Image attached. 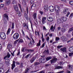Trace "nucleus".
Masks as SVG:
<instances>
[{
    "label": "nucleus",
    "mask_w": 73,
    "mask_h": 73,
    "mask_svg": "<svg viewBox=\"0 0 73 73\" xmlns=\"http://www.w3.org/2000/svg\"><path fill=\"white\" fill-rule=\"evenodd\" d=\"M12 48V45H11L10 44H9L8 45L7 47V48Z\"/></svg>",
    "instance_id": "38"
},
{
    "label": "nucleus",
    "mask_w": 73,
    "mask_h": 73,
    "mask_svg": "<svg viewBox=\"0 0 73 73\" xmlns=\"http://www.w3.org/2000/svg\"><path fill=\"white\" fill-rule=\"evenodd\" d=\"M35 59H36V57H33L30 60V62L31 64H32V63H33V62L35 61Z\"/></svg>",
    "instance_id": "8"
},
{
    "label": "nucleus",
    "mask_w": 73,
    "mask_h": 73,
    "mask_svg": "<svg viewBox=\"0 0 73 73\" xmlns=\"http://www.w3.org/2000/svg\"><path fill=\"white\" fill-rule=\"evenodd\" d=\"M62 40L63 41H64L65 40V37L64 36H62Z\"/></svg>",
    "instance_id": "59"
},
{
    "label": "nucleus",
    "mask_w": 73,
    "mask_h": 73,
    "mask_svg": "<svg viewBox=\"0 0 73 73\" xmlns=\"http://www.w3.org/2000/svg\"><path fill=\"white\" fill-rule=\"evenodd\" d=\"M24 16L25 17L27 20H29V18H28V15L27 14V13H24Z\"/></svg>",
    "instance_id": "21"
},
{
    "label": "nucleus",
    "mask_w": 73,
    "mask_h": 73,
    "mask_svg": "<svg viewBox=\"0 0 73 73\" xmlns=\"http://www.w3.org/2000/svg\"><path fill=\"white\" fill-rule=\"evenodd\" d=\"M4 71V70L3 68H0V73H3Z\"/></svg>",
    "instance_id": "28"
},
{
    "label": "nucleus",
    "mask_w": 73,
    "mask_h": 73,
    "mask_svg": "<svg viewBox=\"0 0 73 73\" xmlns=\"http://www.w3.org/2000/svg\"><path fill=\"white\" fill-rule=\"evenodd\" d=\"M46 17H43L42 20V24H44L45 23H46Z\"/></svg>",
    "instance_id": "12"
},
{
    "label": "nucleus",
    "mask_w": 73,
    "mask_h": 73,
    "mask_svg": "<svg viewBox=\"0 0 73 73\" xmlns=\"http://www.w3.org/2000/svg\"><path fill=\"white\" fill-rule=\"evenodd\" d=\"M23 27L24 28L25 27H27V28L26 27V29H27V30H29V27H28V25H27V23H24L23 25Z\"/></svg>",
    "instance_id": "15"
},
{
    "label": "nucleus",
    "mask_w": 73,
    "mask_h": 73,
    "mask_svg": "<svg viewBox=\"0 0 73 73\" xmlns=\"http://www.w3.org/2000/svg\"><path fill=\"white\" fill-rule=\"evenodd\" d=\"M18 14H19L18 15L19 16H21V12H20V11H19L18 13Z\"/></svg>",
    "instance_id": "63"
},
{
    "label": "nucleus",
    "mask_w": 73,
    "mask_h": 73,
    "mask_svg": "<svg viewBox=\"0 0 73 73\" xmlns=\"http://www.w3.org/2000/svg\"><path fill=\"white\" fill-rule=\"evenodd\" d=\"M41 15L39 14L38 15V19H39V20H41Z\"/></svg>",
    "instance_id": "35"
},
{
    "label": "nucleus",
    "mask_w": 73,
    "mask_h": 73,
    "mask_svg": "<svg viewBox=\"0 0 73 73\" xmlns=\"http://www.w3.org/2000/svg\"><path fill=\"white\" fill-rule=\"evenodd\" d=\"M25 47L22 48L21 49L22 52H25V50H25Z\"/></svg>",
    "instance_id": "48"
},
{
    "label": "nucleus",
    "mask_w": 73,
    "mask_h": 73,
    "mask_svg": "<svg viewBox=\"0 0 73 73\" xmlns=\"http://www.w3.org/2000/svg\"><path fill=\"white\" fill-rule=\"evenodd\" d=\"M73 52L70 53L69 54V56L70 57V56H72V55H73Z\"/></svg>",
    "instance_id": "62"
},
{
    "label": "nucleus",
    "mask_w": 73,
    "mask_h": 73,
    "mask_svg": "<svg viewBox=\"0 0 73 73\" xmlns=\"http://www.w3.org/2000/svg\"><path fill=\"white\" fill-rule=\"evenodd\" d=\"M11 56V54H9V53H7V55L6 56V57L7 58H9L10 57V56Z\"/></svg>",
    "instance_id": "40"
},
{
    "label": "nucleus",
    "mask_w": 73,
    "mask_h": 73,
    "mask_svg": "<svg viewBox=\"0 0 73 73\" xmlns=\"http://www.w3.org/2000/svg\"><path fill=\"white\" fill-rule=\"evenodd\" d=\"M73 31V27H72V28H71L69 29V30H68V33H70V32Z\"/></svg>",
    "instance_id": "33"
},
{
    "label": "nucleus",
    "mask_w": 73,
    "mask_h": 73,
    "mask_svg": "<svg viewBox=\"0 0 73 73\" xmlns=\"http://www.w3.org/2000/svg\"><path fill=\"white\" fill-rule=\"evenodd\" d=\"M54 29L53 26L52 25L51 26L50 29V30H53V29Z\"/></svg>",
    "instance_id": "64"
},
{
    "label": "nucleus",
    "mask_w": 73,
    "mask_h": 73,
    "mask_svg": "<svg viewBox=\"0 0 73 73\" xmlns=\"http://www.w3.org/2000/svg\"><path fill=\"white\" fill-rule=\"evenodd\" d=\"M69 50L70 51V52H73V46L69 48Z\"/></svg>",
    "instance_id": "26"
},
{
    "label": "nucleus",
    "mask_w": 73,
    "mask_h": 73,
    "mask_svg": "<svg viewBox=\"0 0 73 73\" xmlns=\"http://www.w3.org/2000/svg\"><path fill=\"white\" fill-rule=\"evenodd\" d=\"M32 36H31V39H32V41H31V42H32V43H35V40H33V38H32Z\"/></svg>",
    "instance_id": "49"
},
{
    "label": "nucleus",
    "mask_w": 73,
    "mask_h": 73,
    "mask_svg": "<svg viewBox=\"0 0 73 73\" xmlns=\"http://www.w3.org/2000/svg\"><path fill=\"white\" fill-rule=\"evenodd\" d=\"M60 40V38L58 37H56V39L55 40L56 41H58V40Z\"/></svg>",
    "instance_id": "54"
},
{
    "label": "nucleus",
    "mask_w": 73,
    "mask_h": 73,
    "mask_svg": "<svg viewBox=\"0 0 73 73\" xmlns=\"http://www.w3.org/2000/svg\"><path fill=\"white\" fill-rule=\"evenodd\" d=\"M15 63H16V62L15 61H13V64L11 65V69L12 70H13V69L15 68V67L16 65H15Z\"/></svg>",
    "instance_id": "10"
},
{
    "label": "nucleus",
    "mask_w": 73,
    "mask_h": 73,
    "mask_svg": "<svg viewBox=\"0 0 73 73\" xmlns=\"http://www.w3.org/2000/svg\"><path fill=\"white\" fill-rule=\"evenodd\" d=\"M29 69L28 68H27L25 69V70L24 72L23 73H27L28 72H29Z\"/></svg>",
    "instance_id": "30"
},
{
    "label": "nucleus",
    "mask_w": 73,
    "mask_h": 73,
    "mask_svg": "<svg viewBox=\"0 0 73 73\" xmlns=\"http://www.w3.org/2000/svg\"><path fill=\"white\" fill-rule=\"evenodd\" d=\"M24 4H23V6L24 7H27V3L25 2V1L24 0Z\"/></svg>",
    "instance_id": "53"
},
{
    "label": "nucleus",
    "mask_w": 73,
    "mask_h": 73,
    "mask_svg": "<svg viewBox=\"0 0 73 73\" xmlns=\"http://www.w3.org/2000/svg\"><path fill=\"white\" fill-rule=\"evenodd\" d=\"M39 62L40 63H44L45 62V59L44 58H41L39 59Z\"/></svg>",
    "instance_id": "9"
},
{
    "label": "nucleus",
    "mask_w": 73,
    "mask_h": 73,
    "mask_svg": "<svg viewBox=\"0 0 73 73\" xmlns=\"http://www.w3.org/2000/svg\"><path fill=\"white\" fill-rule=\"evenodd\" d=\"M31 27L32 29V31L33 33H35V32L34 31V30H33V26H32V23H31Z\"/></svg>",
    "instance_id": "39"
},
{
    "label": "nucleus",
    "mask_w": 73,
    "mask_h": 73,
    "mask_svg": "<svg viewBox=\"0 0 73 73\" xmlns=\"http://www.w3.org/2000/svg\"><path fill=\"white\" fill-rule=\"evenodd\" d=\"M29 56H31V54H28L26 56H25V58H28L29 57Z\"/></svg>",
    "instance_id": "55"
},
{
    "label": "nucleus",
    "mask_w": 73,
    "mask_h": 73,
    "mask_svg": "<svg viewBox=\"0 0 73 73\" xmlns=\"http://www.w3.org/2000/svg\"><path fill=\"white\" fill-rule=\"evenodd\" d=\"M68 69L70 70H72L73 69V66L70 65H68Z\"/></svg>",
    "instance_id": "22"
},
{
    "label": "nucleus",
    "mask_w": 73,
    "mask_h": 73,
    "mask_svg": "<svg viewBox=\"0 0 73 73\" xmlns=\"http://www.w3.org/2000/svg\"><path fill=\"white\" fill-rule=\"evenodd\" d=\"M0 37L2 39H5V33L3 32H1L0 33Z\"/></svg>",
    "instance_id": "2"
},
{
    "label": "nucleus",
    "mask_w": 73,
    "mask_h": 73,
    "mask_svg": "<svg viewBox=\"0 0 73 73\" xmlns=\"http://www.w3.org/2000/svg\"><path fill=\"white\" fill-rule=\"evenodd\" d=\"M73 13H72L69 16V18L70 19H72V17H73Z\"/></svg>",
    "instance_id": "50"
},
{
    "label": "nucleus",
    "mask_w": 73,
    "mask_h": 73,
    "mask_svg": "<svg viewBox=\"0 0 73 73\" xmlns=\"http://www.w3.org/2000/svg\"><path fill=\"white\" fill-rule=\"evenodd\" d=\"M23 42V40L22 39H21L18 42V44H19V43H20V42Z\"/></svg>",
    "instance_id": "51"
},
{
    "label": "nucleus",
    "mask_w": 73,
    "mask_h": 73,
    "mask_svg": "<svg viewBox=\"0 0 73 73\" xmlns=\"http://www.w3.org/2000/svg\"><path fill=\"white\" fill-rule=\"evenodd\" d=\"M36 6V5L35 3H33V5H32L31 7V9H32V7H35Z\"/></svg>",
    "instance_id": "47"
},
{
    "label": "nucleus",
    "mask_w": 73,
    "mask_h": 73,
    "mask_svg": "<svg viewBox=\"0 0 73 73\" xmlns=\"http://www.w3.org/2000/svg\"><path fill=\"white\" fill-rule=\"evenodd\" d=\"M55 11L56 12V15L57 16L60 15V7L58 6H55Z\"/></svg>",
    "instance_id": "1"
},
{
    "label": "nucleus",
    "mask_w": 73,
    "mask_h": 73,
    "mask_svg": "<svg viewBox=\"0 0 73 73\" xmlns=\"http://www.w3.org/2000/svg\"><path fill=\"white\" fill-rule=\"evenodd\" d=\"M24 64L23 62H22L21 61V63L20 66V68H23V65Z\"/></svg>",
    "instance_id": "43"
},
{
    "label": "nucleus",
    "mask_w": 73,
    "mask_h": 73,
    "mask_svg": "<svg viewBox=\"0 0 73 73\" xmlns=\"http://www.w3.org/2000/svg\"><path fill=\"white\" fill-rule=\"evenodd\" d=\"M69 3L71 5H72L73 6V1H70L69 2Z\"/></svg>",
    "instance_id": "44"
},
{
    "label": "nucleus",
    "mask_w": 73,
    "mask_h": 73,
    "mask_svg": "<svg viewBox=\"0 0 73 73\" xmlns=\"http://www.w3.org/2000/svg\"><path fill=\"white\" fill-rule=\"evenodd\" d=\"M40 64V63L39 62H36L34 63L35 66H36V65H39Z\"/></svg>",
    "instance_id": "42"
},
{
    "label": "nucleus",
    "mask_w": 73,
    "mask_h": 73,
    "mask_svg": "<svg viewBox=\"0 0 73 73\" xmlns=\"http://www.w3.org/2000/svg\"><path fill=\"white\" fill-rule=\"evenodd\" d=\"M39 13L41 15H43V11H39Z\"/></svg>",
    "instance_id": "60"
},
{
    "label": "nucleus",
    "mask_w": 73,
    "mask_h": 73,
    "mask_svg": "<svg viewBox=\"0 0 73 73\" xmlns=\"http://www.w3.org/2000/svg\"><path fill=\"white\" fill-rule=\"evenodd\" d=\"M19 71V70L17 68H15L14 71L15 73H16V72H17Z\"/></svg>",
    "instance_id": "27"
},
{
    "label": "nucleus",
    "mask_w": 73,
    "mask_h": 73,
    "mask_svg": "<svg viewBox=\"0 0 73 73\" xmlns=\"http://www.w3.org/2000/svg\"><path fill=\"white\" fill-rule=\"evenodd\" d=\"M37 71H38V70H36L35 71H32L30 72L31 73H35V72H37Z\"/></svg>",
    "instance_id": "58"
},
{
    "label": "nucleus",
    "mask_w": 73,
    "mask_h": 73,
    "mask_svg": "<svg viewBox=\"0 0 73 73\" xmlns=\"http://www.w3.org/2000/svg\"><path fill=\"white\" fill-rule=\"evenodd\" d=\"M19 36V34L17 33H15L13 36V38L14 40H17L18 39Z\"/></svg>",
    "instance_id": "5"
},
{
    "label": "nucleus",
    "mask_w": 73,
    "mask_h": 73,
    "mask_svg": "<svg viewBox=\"0 0 73 73\" xmlns=\"http://www.w3.org/2000/svg\"><path fill=\"white\" fill-rule=\"evenodd\" d=\"M67 37H71V34H67L66 35Z\"/></svg>",
    "instance_id": "52"
},
{
    "label": "nucleus",
    "mask_w": 73,
    "mask_h": 73,
    "mask_svg": "<svg viewBox=\"0 0 73 73\" xmlns=\"http://www.w3.org/2000/svg\"><path fill=\"white\" fill-rule=\"evenodd\" d=\"M62 22H64V21H66L67 20V18L66 17H63L62 18H61Z\"/></svg>",
    "instance_id": "17"
},
{
    "label": "nucleus",
    "mask_w": 73,
    "mask_h": 73,
    "mask_svg": "<svg viewBox=\"0 0 73 73\" xmlns=\"http://www.w3.org/2000/svg\"><path fill=\"white\" fill-rule=\"evenodd\" d=\"M62 45H59L58 46H57V48H58V49H60V48H61V47H62Z\"/></svg>",
    "instance_id": "57"
},
{
    "label": "nucleus",
    "mask_w": 73,
    "mask_h": 73,
    "mask_svg": "<svg viewBox=\"0 0 73 73\" xmlns=\"http://www.w3.org/2000/svg\"><path fill=\"white\" fill-rule=\"evenodd\" d=\"M47 20L48 21L52 22L53 20V18L52 17H49L47 19Z\"/></svg>",
    "instance_id": "16"
},
{
    "label": "nucleus",
    "mask_w": 73,
    "mask_h": 73,
    "mask_svg": "<svg viewBox=\"0 0 73 73\" xmlns=\"http://www.w3.org/2000/svg\"><path fill=\"white\" fill-rule=\"evenodd\" d=\"M21 31H22V33L23 35V36H25V33H24V32L23 31V30H22Z\"/></svg>",
    "instance_id": "61"
},
{
    "label": "nucleus",
    "mask_w": 73,
    "mask_h": 73,
    "mask_svg": "<svg viewBox=\"0 0 73 73\" xmlns=\"http://www.w3.org/2000/svg\"><path fill=\"white\" fill-rule=\"evenodd\" d=\"M57 60V58H56V56H54L53 59H52L50 61L51 62V64H53L54 63H56Z\"/></svg>",
    "instance_id": "4"
},
{
    "label": "nucleus",
    "mask_w": 73,
    "mask_h": 73,
    "mask_svg": "<svg viewBox=\"0 0 73 73\" xmlns=\"http://www.w3.org/2000/svg\"><path fill=\"white\" fill-rule=\"evenodd\" d=\"M12 25L11 28L12 29H13V28H14L15 23H12Z\"/></svg>",
    "instance_id": "46"
},
{
    "label": "nucleus",
    "mask_w": 73,
    "mask_h": 73,
    "mask_svg": "<svg viewBox=\"0 0 73 73\" xmlns=\"http://www.w3.org/2000/svg\"><path fill=\"white\" fill-rule=\"evenodd\" d=\"M49 9L51 12H53V11H55V8H54L53 6H50L49 7Z\"/></svg>",
    "instance_id": "6"
},
{
    "label": "nucleus",
    "mask_w": 73,
    "mask_h": 73,
    "mask_svg": "<svg viewBox=\"0 0 73 73\" xmlns=\"http://www.w3.org/2000/svg\"><path fill=\"white\" fill-rule=\"evenodd\" d=\"M60 50L61 51L62 53H66V48L65 47L63 48H62L60 49Z\"/></svg>",
    "instance_id": "7"
},
{
    "label": "nucleus",
    "mask_w": 73,
    "mask_h": 73,
    "mask_svg": "<svg viewBox=\"0 0 73 73\" xmlns=\"http://www.w3.org/2000/svg\"><path fill=\"white\" fill-rule=\"evenodd\" d=\"M41 45V40H39L38 43H37L36 44V46H39Z\"/></svg>",
    "instance_id": "25"
},
{
    "label": "nucleus",
    "mask_w": 73,
    "mask_h": 73,
    "mask_svg": "<svg viewBox=\"0 0 73 73\" xmlns=\"http://www.w3.org/2000/svg\"><path fill=\"white\" fill-rule=\"evenodd\" d=\"M3 18L4 19H6V20H7L8 21V15H7V14H4L3 15Z\"/></svg>",
    "instance_id": "11"
},
{
    "label": "nucleus",
    "mask_w": 73,
    "mask_h": 73,
    "mask_svg": "<svg viewBox=\"0 0 73 73\" xmlns=\"http://www.w3.org/2000/svg\"><path fill=\"white\" fill-rule=\"evenodd\" d=\"M61 31L62 33H64L66 31V30L64 28H62L61 29Z\"/></svg>",
    "instance_id": "31"
},
{
    "label": "nucleus",
    "mask_w": 73,
    "mask_h": 73,
    "mask_svg": "<svg viewBox=\"0 0 73 73\" xmlns=\"http://www.w3.org/2000/svg\"><path fill=\"white\" fill-rule=\"evenodd\" d=\"M10 33V28H9L8 29V30L7 31V35H9V33Z\"/></svg>",
    "instance_id": "36"
},
{
    "label": "nucleus",
    "mask_w": 73,
    "mask_h": 73,
    "mask_svg": "<svg viewBox=\"0 0 73 73\" xmlns=\"http://www.w3.org/2000/svg\"><path fill=\"white\" fill-rule=\"evenodd\" d=\"M63 13L65 14L67 13V14L66 15V16L67 17H68L69 15L70 14V12L68 11V9L66 8H65L64 9Z\"/></svg>",
    "instance_id": "3"
},
{
    "label": "nucleus",
    "mask_w": 73,
    "mask_h": 73,
    "mask_svg": "<svg viewBox=\"0 0 73 73\" xmlns=\"http://www.w3.org/2000/svg\"><path fill=\"white\" fill-rule=\"evenodd\" d=\"M28 51V52H30V53H32V52H33L34 50H33L29 49Z\"/></svg>",
    "instance_id": "45"
},
{
    "label": "nucleus",
    "mask_w": 73,
    "mask_h": 73,
    "mask_svg": "<svg viewBox=\"0 0 73 73\" xmlns=\"http://www.w3.org/2000/svg\"><path fill=\"white\" fill-rule=\"evenodd\" d=\"M44 10H46V11L48 10V5H44Z\"/></svg>",
    "instance_id": "19"
},
{
    "label": "nucleus",
    "mask_w": 73,
    "mask_h": 73,
    "mask_svg": "<svg viewBox=\"0 0 73 73\" xmlns=\"http://www.w3.org/2000/svg\"><path fill=\"white\" fill-rule=\"evenodd\" d=\"M11 3V0H7L5 3V4L6 5H8Z\"/></svg>",
    "instance_id": "14"
},
{
    "label": "nucleus",
    "mask_w": 73,
    "mask_h": 73,
    "mask_svg": "<svg viewBox=\"0 0 73 73\" xmlns=\"http://www.w3.org/2000/svg\"><path fill=\"white\" fill-rule=\"evenodd\" d=\"M19 8L21 9V12H23V11H24V8H23V7L22 8H21V5H20V4H19Z\"/></svg>",
    "instance_id": "20"
},
{
    "label": "nucleus",
    "mask_w": 73,
    "mask_h": 73,
    "mask_svg": "<svg viewBox=\"0 0 73 73\" xmlns=\"http://www.w3.org/2000/svg\"><path fill=\"white\" fill-rule=\"evenodd\" d=\"M35 34L36 35H38L39 36V32L38 31H35Z\"/></svg>",
    "instance_id": "41"
},
{
    "label": "nucleus",
    "mask_w": 73,
    "mask_h": 73,
    "mask_svg": "<svg viewBox=\"0 0 73 73\" xmlns=\"http://www.w3.org/2000/svg\"><path fill=\"white\" fill-rule=\"evenodd\" d=\"M42 36L41 37L42 40V42H44V41H45V38H44V36H43V34L42 33Z\"/></svg>",
    "instance_id": "29"
},
{
    "label": "nucleus",
    "mask_w": 73,
    "mask_h": 73,
    "mask_svg": "<svg viewBox=\"0 0 73 73\" xmlns=\"http://www.w3.org/2000/svg\"><path fill=\"white\" fill-rule=\"evenodd\" d=\"M57 22L58 24H61V23H62V20L61 19V18H60V19H58L57 20Z\"/></svg>",
    "instance_id": "18"
},
{
    "label": "nucleus",
    "mask_w": 73,
    "mask_h": 73,
    "mask_svg": "<svg viewBox=\"0 0 73 73\" xmlns=\"http://www.w3.org/2000/svg\"><path fill=\"white\" fill-rule=\"evenodd\" d=\"M52 58V56H48L46 58V61H48Z\"/></svg>",
    "instance_id": "24"
},
{
    "label": "nucleus",
    "mask_w": 73,
    "mask_h": 73,
    "mask_svg": "<svg viewBox=\"0 0 73 73\" xmlns=\"http://www.w3.org/2000/svg\"><path fill=\"white\" fill-rule=\"evenodd\" d=\"M33 16H34V19H36V17H37V14L36 13H34L33 14Z\"/></svg>",
    "instance_id": "32"
},
{
    "label": "nucleus",
    "mask_w": 73,
    "mask_h": 73,
    "mask_svg": "<svg viewBox=\"0 0 73 73\" xmlns=\"http://www.w3.org/2000/svg\"><path fill=\"white\" fill-rule=\"evenodd\" d=\"M9 62L8 61V59H6V60L5 61V63L6 64H8Z\"/></svg>",
    "instance_id": "56"
},
{
    "label": "nucleus",
    "mask_w": 73,
    "mask_h": 73,
    "mask_svg": "<svg viewBox=\"0 0 73 73\" xmlns=\"http://www.w3.org/2000/svg\"><path fill=\"white\" fill-rule=\"evenodd\" d=\"M19 39H17V40H16L14 41V45H16V44L17 43V42H18V41H19Z\"/></svg>",
    "instance_id": "34"
},
{
    "label": "nucleus",
    "mask_w": 73,
    "mask_h": 73,
    "mask_svg": "<svg viewBox=\"0 0 73 73\" xmlns=\"http://www.w3.org/2000/svg\"><path fill=\"white\" fill-rule=\"evenodd\" d=\"M14 8L15 11L17 12H19V7H18L16 5H14Z\"/></svg>",
    "instance_id": "13"
},
{
    "label": "nucleus",
    "mask_w": 73,
    "mask_h": 73,
    "mask_svg": "<svg viewBox=\"0 0 73 73\" xmlns=\"http://www.w3.org/2000/svg\"><path fill=\"white\" fill-rule=\"evenodd\" d=\"M45 46V43H44L42 45V46H40V48L41 49L44 48Z\"/></svg>",
    "instance_id": "37"
},
{
    "label": "nucleus",
    "mask_w": 73,
    "mask_h": 73,
    "mask_svg": "<svg viewBox=\"0 0 73 73\" xmlns=\"http://www.w3.org/2000/svg\"><path fill=\"white\" fill-rule=\"evenodd\" d=\"M63 67L60 66H58L55 67L56 69H62Z\"/></svg>",
    "instance_id": "23"
}]
</instances>
